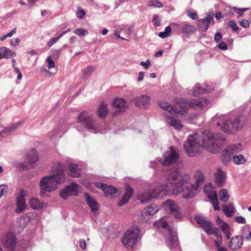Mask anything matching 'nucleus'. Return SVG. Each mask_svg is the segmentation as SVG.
Masks as SVG:
<instances>
[{
  "label": "nucleus",
  "mask_w": 251,
  "mask_h": 251,
  "mask_svg": "<svg viewBox=\"0 0 251 251\" xmlns=\"http://www.w3.org/2000/svg\"><path fill=\"white\" fill-rule=\"evenodd\" d=\"M233 9L235 10H237V13L238 14V15L237 16L238 18H239L240 17H241L243 15V13L244 12V10H243L241 8H237L236 7H233Z\"/></svg>",
  "instance_id": "obj_61"
},
{
  "label": "nucleus",
  "mask_w": 251,
  "mask_h": 251,
  "mask_svg": "<svg viewBox=\"0 0 251 251\" xmlns=\"http://www.w3.org/2000/svg\"><path fill=\"white\" fill-rule=\"evenodd\" d=\"M223 211L227 217H231L234 214L236 209L233 203L228 202L223 205Z\"/></svg>",
  "instance_id": "obj_28"
},
{
  "label": "nucleus",
  "mask_w": 251,
  "mask_h": 251,
  "mask_svg": "<svg viewBox=\"0 0 251 251\" xmlns=\"http://www.w3.org/2000/svg\"><path fill=\"white\" fill-rule=\"evenodd\" d=\"M215 182L219 187H222L225 183L226 174L220 168H218L214 173Z\"/></svg>",
  "instance_id": "obj_21"
},
{
  "label": "nucleus",
  "mask_w": 251,
  "mask_h": 251,
  "mask_svg": "<svg viewBox=\"0 0 251 251\" xmlns=\"http://www.w3.org/2000/svg\"><path fill=\"white\" fill-rule=\"evenodd\" d=\"M222 36L221 33L220 32H217L214 36V40L215 42L217 43H218L219 41H220L222 39Z\"/></svg>",
  "instance_id": "obj_60"
},
{
  "label": "nucleus",
  "mask_w": 251,
  "mask_h": 251,
  "mask_svg": "<svg viewBox=\"0 0 251 251\" xmlns=\"http://www.w3.org/2000/svg\"><path fill=\"white\" fill-rule=\"evenodd\" d=\"M221 122L217 123L218 126H221L222 130L226 133H231L233 130H240L246 125L248 118L246 116L240 115L234 119L231 114L223 116Z\"/></svg>",
  "instance_id": "obj_4"
},
{
  "label": "nucleus",
  "mask_w": 251,
  "mask_h": 251,
  "mask_svg": "<svg viewBox=\"0 0 251 251\" xmlns=\"http://www.w3.org/2000/svg\"><path fill=\"white\" fill-rule=\"evenodd\" d=\"M67 131V129L64 128V126H61L59 127L54 129L53 131H50L49 136L50 139H53L55 136L60 137L62 134Z\"/></svg>",
  "instance_id": "obj_33"
},
{
  "label": "nucleus",
  "mask_w": 251,
  "mask_h": 251,
  "mask_svg": "<svg viewBox=\"0 0 251 251\" xmlns=\"http://www.w3.org/2000/svg\"><path fill=\"white\" fill-rule=\"evenodd\" d=\"M227 149L232 155H235L234 154L239 152L241 150L240 144L230 146L227 148Z\"/></svg>",
  "instance_id": "obj_41"
},
{
  "label": "nucleus",
  "mask_w": 251,
  "mask_h": 251,
  "mask_svg": "<svg viewBox=\"0 0 251 251\" xmlns=\"http://www.w3.org/2000/svg\"><path fill=\"white\" fill-rule=\"evenodd\" d=\"M145 73L144 72H140L139 73L138 76L137 77L138 81L140 82L143 80Z\"/></svg>",
  "instance_id": "obj_64"
},
{
  "label": "nucleus",
  "mask_w": 251,
  "mask_h": 251,
  "mask_svg": "<svg viewBox=\"0 0 251 251\" xmlns=\"http://www.w3.org/2000/svg\"><path fill=\"white\" fill-rule=\"evenodd\" d=\"M228 26L231 28L233 31H236L239 29V27L237 25L235 21L233 20H231L228 22Z\"/></svg>",
  "instance_id": "obj_47"
},
{
  "label": "nucleus",
  "mask_w": 251,
  "mask_h": 251,
  "mask_svg": "<svg viewBox=\"0 0 251 251\" xmlns=\"http://www.w3.org/2000/svg\"><path fill=\"white\" fill-rule=\"evenodd\" d=\"M84 197L87 203L90 207L92 212H95L98 211L99 208V204L97 201L95 199L92 198L88 193H85Z\"/></svg>",
  "instance_id": "obj_25"
},
{
  "label": "nucleus",
  "mask_w": 251,
  "mask_h": 251,
  "mask_svg": "<svg viewBox=\"0 0 251 251\" xmlns=\"http://www.w3.org/2000/svg\"><path fill=\"white\" fill-rule=\"evenodd\" d=\"M107 113V105L103 102L100 104L97 110V114L99 118L101 119L105 118Z\"/></svg>",
  "instance_id": "obj_36"
},
{
  "label": "nucleus",
  "mask_w": 251,
  "mask_h": 251,
  "mask_svg": "<svg viewBox=\"0 0 251 251\" xmlns=\"http://www.w3.org/2000/svg\"><path fill=\"white\" fill-rule=\"evenodd\" d=\"M198 27L201 31H206L210 24L213 25L214 22L213 20V14L207 13L205 18L200 19L197 21Z\"/></svg>",
  "instance_id": "obj_15"
},
{
  "label": "nucleus",
  "mask_w": 251,
  "mask_h": 251,
  "mask_svg": "<svg viewBox=\"0 0 251 251\" xmlns=\"http://www.w3.org/2000/svg\"><path fill=\"white\" fill-rule=\"evenodd\" d=\"M76 127L79 131L88 130L92 133L98 131L96 121L85 111L79 114L77 118Z\"/></svg>",
  "instance_id": "obj_7"
},
{
  "label": "nucleus",
  "mask_w": 251,
  "mask_h": 251,
  "mask_svg": "<svg viewBox=\"0 0 251 251\" xmlns=\"http://www.w3.org/2000/svg\"><path fill=\"white\" fill-rule=\"evenodd\" d=\"M174 170L173 169H170L167 172V174L165 176V178H166V176L168 174V173L170 171ZM166 180L167 179H166ZM168 184H158L155 187H153L152 186V188H153V190L152 191V193L154 195V198H158L160 196H162L166 194V192L168 191L169 190L172 191L174 195H177L178 193H175V188H173V185L169 183L168 181Z\"/></svg>",
  "instance_id": "obj_12"
},
{
  "label": "nucleus",
  "mask_w": 251,
  "mask_h": 251,
  "mask_svg": "<svg viewBox=\"0 0 251 251\" xmlns=\"http://www.w3.org/2000/svg\"><path fill=\"white\" fill-rule=\"evenodd\" d=\"M218 47L222 50H226L227 49V45L224 42H221L218 45Z\"/></svg>",
  "instance_id": "obj_62"
},
{
  "label": "nucleus",
  "mask_w": 251,
  "mask_h": 251,
  "mask_svg": "<svg viewBox=\"0 0 251 251\" xmlns=\"http://www.w3.org/2000/svg\"><path fill=\"white\" fill-rule=\"evenodd\" d=\"M95 68L92 66H88L83 71V75L84 76H89L94 71Z\"/></svg>",
  "instance_id": "obj_46"
},
{
  "label": "nucleus",
  "mask_w": 251,
  "mask_h": 251,
  "mask_svg": "<svg viewBox=\"0 0 251 251\" xmlns=\"http://www.w3.org/2000/svg\"><path fill=\"white\" fill-rule=\"evenodd\" d=\"M66 187L70 192V195L74 196H76L78 195L80 186L77 184L72 182L70 185L67 186Z\"/></svg>",
  "instance_id": "obj_37"
},
{
  "label": "nucleus",
  "mask_w": 251,
  "mask_h": 251,
  "mask_svg": "<svg viewBox=\"0 0 251 251\" xmlns=\"http://www.w3.org/2000/svg\"><path fill=\"white\" fill-rule=\"evenodd\" d=\"M13 132L12 131L10 126L5 127L1 132H0V136H1L2 134L5 133L6 135H10Z\"/></svg>",
  "instance_id": "obj_49"
},
{
  "label": "nucleus",
  "mask_w": 251,
  "mask_h": 251,
  "mask_svg": "<svg viewBox=\"0 0 251 251\" xmlns=\"http://www.w3.org/2000/svg\"><path fill=\"white\" fill-rule=\"evenodd\" d=\"M208 103V100L204 98H200L192 101H188L186 100H180L178 102V106L180 109L174 108L169 103L166 102H160L159 105L161 108L167 111L171 115H175L178 114L183 115L184 113L187 111L189 107H193L196 109H206Z\"/></svg>",
  "instance_id": "obj_3"
},
{
  "label": "nucleus",
  "mask_w": 251,
  "mask_h": 251,
  "mask_svg": "<svg viewBox=\"0 0 251 251\" xmlns=\"http://www.w3.org/2000/svg\"><path fill=\"white\" fill-rule=\"evenodd\" d=\"M21 222L23 221L25 223H29L30 221V216L28 214H26L21 217L20 218Z\"/></svg>",
  "instance_id": "obj_56"
},
{
  "label": "nucleus",
  "mask_w": 251,
  "mask_h": 251,
  "mask_svg": "<svg viewBox=\"0 0 251 251\" xmlns=\"http://www.w3.org/2000/svg\"><path fill=\"white\" fill-rule=\"evenodd\" d=\"M195 27L189 24H184L181 27L182 32L186 35H190L194 32Z\"/></svg>",
  "instance_id": "obj_38"
},
{
  "label": "nucleus",
  "mask_w": 251,
  "mask_h": 251,
  "mask_svg": "<svg viewBox=\"0 0 251 251\" xmlns=\"http://www.w3.org/2000/svg\"><path fill=\"white\" fill-rule=\"evenodd\" d=\"M40 194L43 198L46 197L45 192H50L57 189V186L50 175L43 177L40 182Z\"/></svg>",
  "instance_id": "obj_10"
},
{
  "label": "nucleus",
  "mask_w": 251,
  "mask_h": 251,
  "mask_svg": "<svg viewBox=\"0 0 251 251\" xmlns=\"http://www.w3.org/2000/svg\"><path fill=\"white\" fill-rule=\"evenodd\" d=\"M46 61L48 63V68L49 69H51L54 67L55 66V63L54 61L51 59L50 56H49L47 59Z\"/></svg>",
  "instance_id": "obj_50"
},
{
  "label": "nucleus",
  "mask_w": 251,
  "mask_h": 251,
  "mask_svg": "<svg viewBox=\"0 0 251 251\" xmlns=\"http://www.w3.org/2000/svg\"><path fill=\"white\" fill-rule=\"evenodd\" d=\"M150 98L147 96L141 95L134 99L135 105L140 108H146L150 103Z\"/></svg>",
  "instance_id": "obj_23"
},
{
  "label": "nucleus",
  "mask_w": 251,
  "mask_h": 251,
  "mask_svg": "<svg viewBox=\"0 0 251 251\" xmlns=\"http://www.w3.org/2000/svg\"><path fill=\"white\" fill-rule=\"evenodd\" d=\"M221 155L222 162L225 164L228 163L233 158V155L227 148L222 151Z\"/></svg>",
  "instance_id": "obj_35"
},
{
  "label": "nucleus",
  "mask_w": 251,
  "mask_h": 251,
  "mask_svg": "<svg viewBox=\"0 0 251 251\" xmlns=\"http://www.w3.org/2000/svg\"><path fill=\"white\" fill-rule=\"evenodd\" d=\"M233 161L234 164L236 165H240L244 164L246 160L242 154H239L238 155H233Z\"/></svg>",
  "instance_id": "obj_40"
},
{
  "label": "nucleus",
  "mask_w": 251,
  "mask_h": 251,
  "mask_svg": "<svg viewBox=\"0 0 251 251\" xmlns=\"http://www.w3.org/2000/svg\"><path fill=\"white\" fill-rule=\"evenodd\" d=\"M29 204L32 208L36 210L42 209L44 205V204L41 202L37 198L31 199L29 201Z\"/></svg>",
  "instance_id": "obj_34"
},
{
  "label": "nucleus",
  "mask_w": 251,
  "mask_h": 251,
  "mask_svg": "<svg viewBox=\"0 0 251 251\" xmlns=\"http://www.w3.org/2000/svg\"><path fill=\"white\" fill-rule=\"evenodd\" d=\"M160 19L158 17V16L155 15L153 16V19H152V23L153 25L156 26H158L160 25Z\"/></svg>",
  "instance_id": "obj_53"
},
{
  "label": "nucleus",
  "mask_w": 251,
  "mask_h": 251,
  "mask_svg": "<svg viewBox=\"0 0 251 251\" xmlns=\"http://www.w3.org/2000/svg\"><path fill=\"white\" fill-rule=\"evenodd\" d=\"M85 15V12L83 9L79 8L77 9V12H76V16L79 19H82L84 17Z\"/></svg>",
  "instance_id": "obj_57"
},
{
  "label": "nucleus",
  "mask_w": 251,
  "mask_h": 251,
  "mask_svg": "<svg viewBox=\"0 0 251 251\" xmlns=\"http://www.w3.org/2000/svg\"><path fill=\"white\" fill-rule=\"evenodd\" d=\"M216 223L217 224L221 227L222 231L225 234L226 238L229 239L230 236V228L229 225L221 220L219 217L217 218Z\"/></svg>",
  "instance_id": "obj_24"
},
{
  "label": "nucleus",
  "mask_w": 251,
  "mask_h": 251,
  "mask_svg": "<svg viewBox=\"0 0 251 251\" xmlns=\"http://www.w3.org/2000/svg\"><path fill=\"white\" fill-rule=\"evenodd\" d=\"M163 206L166 211L173 215L176 219L182 218V215L179 211V207L175 201L167 200L164 202Z\"/></svg>",
  "instance_id": "obj_13"
},
{
  "label": "nucleus",
  "mask_w": 251,
  "mask_h": 251,
  "mask_svg": "<svg viewBox=\"0 0 251 251\" xmlns=\"http://www.w3.org/2000/svg\"><path fill=\"white\" fill-rule=\"evenodd\" d=\"M187 15L193 20H196L198 18V15L196 12H192L190 10L187 12Z\"/></svg>",
  "instance_id": "obj_51"
},
{
  "label": "nucleus",
  "mask_w": 251,
  "mask_h": 251,
  "mask_svg": "<svg viewBox=\"0 0 251 251\" xmlns=\"http://www.w3.org/2000/svg\"><path fill=\"white\" fill-rule=\"evenodd\" d=\"M141 237L139 228L136 226H133L125 232L122 243L126 249H132L139 242Z\"/></svg>",
  "instance_id": "obj_8"
},
{
  "label": "nucleus",
  "mask_w": 251,
  "mask_h": 251,
  "mask_svg": "<svg viewBox=\"0 0 251 251\" xmlns=\"http://www.w3.org/2000/svg\"><path fill=\"white\" fill-rule=\"evenodd\" d=\"M2 243L5 247L12 250L16 244L17 240L14 235L12 233L9 232L3 236Z\"/></svg>",
  "instance_id": "obj_17"
},
{
  "label": "nucleus",
  "mask_w": 251,
  "mask_h": 251,
  "mask_svg": "<svg viewBox=\"0 0 251 251\" xmlns=\"http://www.w3.org/2000/svg\"><path fill=\"white\" fill-rule=\"evenodd\" d=\"M133 194L132 188L128 186L127 187L126 192L118 203L119 206H122L127 202Z\"/></svg>",
  "instance_id": "obj_27"
},
{
  "label": "nucleus",
  "mask_w": 251,
  "mask_h": 251,
  "mask_svg": "<svg viewBox=\"0 0 251 251\" xmlns=\"http://www.w3.org/2000/svg\"><path fill=\"white\" fill-rule=\"evenodd\" d=\"M25 192L21 189L17 197V203L15 212L17 213L23 212L27 207L25 201Z\"/></svg>",
  "instance_id": "obj_16"
},
{
  "label": "nucleus",
  "mask_w": 251,
  "mask_h": 251,
  "mask_svg": "<svg viewBox=\"0 0 251 251\" xmlns=\"http://www.w3.org/2000/svg\"><path fill=\"white\" fill-rule=\"evenodd\" d=\"M165 120L169 125L176 129L179 130L183 127L180 121L172 116H166Z\"/></svg>",
  "instance_id": "obj_26"
},
{
  "label": "nucleus",
  "mask_w": 251,
  "mask_h": 251,
  "mask_svg": "<svg viewBox=\"0 0 251 251\" xmlns=\"http://www.w3.org/2000/svg\"><path fill=\"white\" fill-rule=\"evenodd\" d=\"M69 193L70 192L66 186L64 188L60 190V196L63 199L66 200L69 196H72L71 195H70Z\"/></svg>",
  "instance_id": "obj_45"
},
{
  "label": "nucleus",
  "mask_w": 251,
  "mask_h": 251,
  "mask_svg": "<svg viewBox=\"0 0 251 251\" xmlns=\"http://www.w3.org/2000/svg\"><path fill=\"white\" fill-rule=\"evenodd\" d=\"M57 186L58 184L64 183L66 180V175L64 167L63 164L58 163L54 164L52 168L51 174L50 175Z\"/></svg>",
  "instance_id": "obj_11"
},
{
  "label": "nucleus",
  "mask_w": 251,
  "mask_h": 251,
  "mask_svg": "<svg viewBox=\"0 0 251 251\" xmlns=\"http://www.w3.org/2000/svg\"><path fill=\"white\" fill-rule=\"evenodd\" d=\"M153 188L152 185H148L142 190L140 191L138 194V200H140L141 203H146L154 198L152 191Z\"/></svg>",
  "instance_id": "obj_14"
},
{
  "label": "nucleus",
  "mask_w": 251,
  "mask_h": 251,
  "mask_svg": "<svg viewBox=\"0 0 251 251\" xmlns=\"http://www.w3.org/2000/svg\"><path fill=\"white\" fill-rule=\"evenodd\" d=\"M140 65L143 66L146 70L149 69L151 66V62L149 59H148L146 62L141 61L140 63Z\"/></svg>",
  "instance_id": "obj_52"
},
{
  "label": "nucleus",
  "mask_w": 251,
  "mask_h": 251,
  "mask_svg": "<svg viewBox=\"0 0 251 251\" xmlns=\"http://www.w3.org/2000/svg\"><path fill=\"white\" fill-rule=\"evenodd\" d=\"M219 195L221 201L226 202L229 198V195L226 189H222L219 193Z\"/></svg>",
  "instance_id": "obj_39"
},
{
  "label": "nucleus",
  "mask_w": 251,
  "mask_h": 251,
  "mask_svg": "<svg viewBox=\"0 0 251 251\" xmlns=\"http://www.w3.org/2000/svg\"><path fill=\"white\" fill-rule=\"evenodd\" d=\"M195 219L197 223L203 228L207 234L214 235L216 236L217 240H215L214 242L218 251H227L226 248L221 246L223 237L220 231L217 227H214L213 224L205 217L196 215Z\"/></svg>",
  "instance_id": "obj_5"
},
{
  "label": "nucleus",
  "mask_w": 251,
  "mask_h": 251,
  "mask_svg": "<svg viewBox=\"0 0 251 251\" xmlns=\"http://www.w3.org/2000/svg\"><path fill=\"white\" fill-rule=\"evenodd\" d=\"M243 244V237L240 236H235L231 239L228 246L230 249L235 250L241 248Z\"/></svg>",
  "instance_id": "obj_22"
},
{
  "label": "nucleus",
  "mask_w": 251,
  "mask_h": 251,
  "mask_svg": "<svg viewBox=\"0 0 251 251\" xmlns=\"http://www.w3.org/2000/svg\"><path fill=\"white\" fill-rule=\"evenodd\" d=\"M148 5L149 6H154L156 7H162L163 4L162 3L157 0H150L148 2Z\"/></svg>",
  "instance_id": "obj_44"
},
{
  "label": "nucleus",
  "mask_w": 251,
  "mask_h": 251,
  "mask_svg": "<svg viewBox=\"0 0 251 251\" xmlns=\"http://www.w3.org/2000/svg\"><path fill=\"white\" fill-rule=\"evenodd\" d=\"M234 221L237 223L245 224L246 223L245 218L242 216H236L234 217Z\"/></svg>",
  "instance_id": "obj_48"
},
{
  "label": "nucleus",
  "mask_w": 251,
  "mask_h": 251,
  "mask_svg": "<svg viewBox=\"0 0 251 251\" xmlns=\"http://www.w3.org/2000/svg\"><path fill=\"white\" fill-rule=\"evenodd\" d=\"M240 25L244 28H247L249 26V22L247 20H243L240 22Z\"/></svg>",
  "instance_id": "obj_59"
},
{
  "label": "nucleus",
  "mask_w": 251,
  "mask_h": 251,
  "mask_svg": "<svg viewBox=\"0 0 251 251\" xmlns=\"http://www.w3.org/2000/svg\"><path fill=\"white\" fill-rule=\"evenodd\" d=\"M214 89V86L211 84L210 86L208 85H205V88L203 89L204 93H210Z\"/></svg>",
  "instance_id": "obj_54"
},
{
  "label": "nucleus",
  "mask_w": 251,
  "mask_h": 251,
  "mask_svg": "<svg viewBox=\"0 0 251 251\" xmlns=\"http://www.w3.org/2000/svg\"><path fill=\"white\" fill-rule=\"evenodd\" d=\"M21 125V123L20 122H18L14 123L9 126H10L12 131L14 132L17 129L18 127Z\"/></svg>",
  "instance_id": "obj_58"
},
{
  "label": "nucleus",
  "mask_w": 251,
  "mask_h": 251,
  "mask_svg": "<svg viewBox=\"0 0 251 251\" xmlns=\"http://www.w3.org/2000/svg\"><path fill=\"white\" fill-rule=\"evenodd\" d=\"M16 55V53L12 52L10 49L6 47H2L0 49V59L9 58Z\"/></svg>",
  "instance_id": "obj_31"
},
{
  "label": "nucleus",
  "mask_w": 251,
  "mask_h": 251,
  "mask_svg": "<svg viewBox=\"0 0 251 251\" xmlns=\"http://www.w3.org/2000/svg\"><path fill=\"white\" fill-rule=\"evenodd\" d=\"M203 93H204L203 89L201 88L199 84L197 83L194 87L192 94L194 96H196Z\"/></svg>",
  "instance_id": "obj_42"
},
{
  "label": "nucleus",
  "mask_w": 251,
  "mask_h": 251,
  "mask_svg": "<svg viewBox=\"0 0 251 251\" xmlns=\"http://www.w3.org/2000/svg\"><path fill=\"white\" fill-rule=\"evenodd\" d=\"M58 40H59V38H57V37L52 38L50 39L47 43V46L50 48L55 43H56Z\"/></svg>",
  "instance_id": "obj_55"
},
{
  "label": "nucleus",
  "mask_w": 251,
  "mask_h": 251,
  "mask_svg": "<svg viewBox=\"0 0 251 251\" xmlns=\"http://www.w3.org/2000/svg\"><path fill=\"white\" fill-rule=\"evenodd\" d=\"M179 157V153L176 148L174 147H170L169 149L163 155L161 158L159 159V162H160L163 166H167L175 164Z\"/></svg>",
  "instance_id": "obj_9"
},
{
  "label": "nucleus",
  "mask_w": 251,
  "mask_h": 251,
  "mask_svg": "<svg viewBox=\"0 0 251 251\" xmlns=\"http://www.w3.org/2000/svg\"><path fill=\"white\" fill-rule=\"evenodd\" d=\"M204 191L208 198L209 199L210 201L213 204L214 210H219V202L218 199L217 193L214 190L207 191L205 189H204Z\"/></svg>",
  "instance_id": "obj_20"
},
{
  "label": "nucleus",
  "mask_w": 251,
  "mask_h": 251,
  "mask_svg": "<svg viewBox=\"0 0 251 251\" xmlns=\"http://www.w3.org/2000/svg\"><path fill=\"white\" fill-rule=\"evenodd\" d=\"M79 246H80V248L83 250L86 249V242H85V240L81 239L80 240Z\"/></svg>",
  "instance_id": "obj_63"
},
{
  "label": "nucleus",
  "mask_w": 251,
  "mask_h": 251,
  "mask_svg": "<svg viewBox=\"0 0 251 251\" xmlns=\"http://www.w3.org/2000/svg\"><path fill=\"white\" fill-rule=\"evenodd\" d=\"M69 175L73 177H78L81 174V170L78 165L75 164H71L68 166Z\"/></svg>",
  "instance_id": "obj_29"
},
{
  "label": "nucleus",
  "mask_w": 251,
  "mask_h": 251,
  "mask_svg": "<svg viewBox=\"0 0 251 251\" xmlns=\"http://www.w3.org/2000/svg\"><path fill=\"white\" fill-rule=\"evenodd\" d=\"M159 210L158 206L154 204H151L145 207L143 212V216H150L156 213Z\"/></svg>",
  "instance_id": "obj_30"
},
{
  "label": "nucleus",
  "mask_w": 251,
  "mask_h": 251,
  "mask_svg": "<svg viewBox=\"0 0 251 251\" xmlns=\"http://www.w3.org/2000/svg\"><path fill=\"white\" fill-rule=\"evenodd\" d=\"M225 141V138L222 134L204 131L201 136L197 133L189 135L184 143L183 147L187 154L193 157L199 154L202 147L207 151L215 153Z\"/></svg>",
  "instance_id": "obj_1"
},
{
  "label": "nucleus",
  "mask_w": 251,
  "mask_h": 251,
  "mask_svg": "<svg viewBox=\"0 0 251 251\" xmlns=\"http://www.w3.org/2000/svg\"><path fill=\"white\" fill-rule=\"evenodd\" d=\"M157 228H163L166 231L165 237L168 241V246L171 249L177 248L178 245L177 237L173 225L169 218H163L153 224Z\"/></svg>",
  "instance_id": "obj_6"
},
{
  "label": "nucleus",
  "mask_w": 251,
  "mask_h": 251,
  "mask_svg": "<svg viewBox=\"0 0 251 251\" xmlns=\"http://www.w3.org/2000/svg\"><path fill=\"white\" fill-rule=\"evenodd\" d=\"M74 33L78 36H85L88 34V31L82 28H77L74 30Z\"/></svg>",
  "instance_id": "obj_43"
},
{
  "label": "nucleus",
  "mask_w": 251,
  "mask_h": 251,
  "mask_svg": "<svg viewBox=\"0 0 251 251\" xmlns=\"http://www.w3.org/2000/svg\"><path fill=\"white\" fill-rule=\"evenodd\" d=\"M194 178L195 183L193 185L190 175L186 173H179L176 168L170 171L166 176L167 181L175 188V193H182V197L186 199L194 197L195 192L203 184L204 174L201 171H197Z\"/></svg>",
  "instance_id": "obj_2"
},
{
  "label": "nucleus",
  "mask_w": 251,
  "mask_h": 251,
  "mask_svg": "<svg viewBox=\"0 0 251 251\" xmlns=\"http://www.w3.org/2000/svg\"><path fill=\"white\" fill-rule=\"evenodd\" d=\"M26 159L30 164L35 163L38 160L37 152L34 149H31L26 153Z\"/></svg>",
  "instance_id": "obj_32"
},
{
  "label": "nucleus",
  "mask_w": 251,
  "mask_h": 251,
  "mask_svg": "<svg viewBox=\"0 0 251 251\" xmlns=\"http://www.w3.org/2000/svg\"><path fill=\"white\" fill-rule=\"evenodd\" d=\"M113 107L119 112L125 111L128 108L126 100L122 98H116L112 103Z\"/></svg>",
  "instance_id": "obj_18"
},
{
  "label": "nucleus",
  "mask_w": 251,
  "mask_h": 251,
  "mask_svg": "<svg viewBox=\"0 0 251 251\" xmlns=\"http://www.w3.org/2000/svg\"><path fill=\"white\" fill-rule=\"evenodd\" d=\"M95 185L98 188L101 189L107 196H113L117 193V189L112 186L100 182L96 183Z\"/></svg>",
  "instance_id": "obj_19"
}]
</instances>
